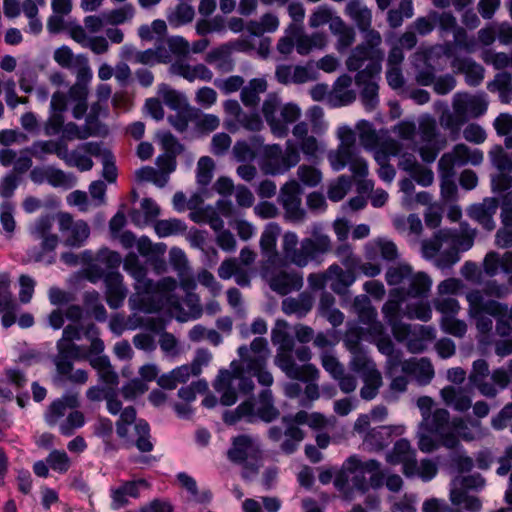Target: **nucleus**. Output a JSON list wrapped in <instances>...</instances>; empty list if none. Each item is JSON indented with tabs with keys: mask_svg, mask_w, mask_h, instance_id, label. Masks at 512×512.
<instances>
[{
	"mask_svg": "<svg viewBox=\"0 0 512 512\" xmlns=\"http://www.w3.org/2000/svg\"><path fill=\"white\" fill-rule=\"evenodd\" d=\"M330 30L338 36V48L346 49L350 47L355 40V31L348 26L339 16H335L330 23Z\"/></svg>",
	"mask_w": 512,
	"mask_h": 512,
	"instance_id": "nucleus-43",
	"label": "nucleus"
},
{
	"mask_svg": "<svg viewBox=\"0 0 512 512\" xmlns=\"http://www.w3.org/2000/svg\"><path fill=\"white\" fill-rule=\"evenodd\" d=\"M440 394L444 403L458 412H466L472 406L471 395L466 389L446 386Z\"/></svg>",
	"mask_w": 512,
	"mask_h": 512,
	"instance_id": "nucleus-27",
	"label": "nucleus"
},
{
	"mask_svg": "<svg viewBox=\"0 0 512 512\" xmlns=\"http://www.w3.org/2000/svg\"><path fill=\"white\" fill-rule=\"evenodd\" d=\"M464 422L461 418L450 421V414L446 409L438 408L422 421L424 429L441 441V445L448 449H455L459 439L454 429L461 428Z\"/></svg>",
	"mask_w": 512,
	"mask_h": 512,
	"instance_id": "nucleus-9",
	"label": "nucleus"
},
{
	"mask_svg": "<svg viewBox=\"0 0 512 512\" xmlns=\"http://www.w3.org/2000/svg\"><path fill=\"white\" fill-rule=\"evenodd\" d=\"M453 232L450 229H441L437 231L431 239L422 243L423 253L426 257L432 258L437 255L444 242L450 241Z\"/></svg>",
	"mask_w": 512,
	"mask_h": 512,
	"instance_id": "nucleus-47",
	"label": "nucleus"
},
{
	"mask_svg": "<svg viewBox=\"0 0 512 512\" xmlns=\"http://www.w3.org/2000/svg\"><path fill=\"white\" fill-rule=\"evenodd\" d=\"M341 143L334 152L328 155L331 167L335 171H340L349 166L353 178H364L368 174V165L366 160L359 155L356 147V137L353 130L344 127L339 131Z\"/></svg>",
	"mask_w": 512,
	"mask_h": 512,
	"instance_id": "nucleus-3",
	"label": "nucleus"
},
{
	"mask_svg": "<svg viewBox=\"0 0 512 512\" xmlns=\"http://www.w3.org/2000/svg\"><path fill=\"white\" fill-rule=\"evenodd\" d=\"M263 116L271 132L278 138H284L289 133V126L301 116L300 108L294 103L281 105L276 93H269L262 104Z\"/></svg>",
	"mask_w": 512,
	"mask_h": 512,
	"instance_id": "nucleus-5",
	"label": "nucleus"
},
{
	"mask_svg": "<svg viewBox=\"0 0 512 512\" xmlns=\"http://www.w3.org/2000/svg\"><path fill=\"white\" fill-rule=\"evenodd\" d=\"M265 367L266 362L263 356L252 357L247 360V373L256 377L260 385L268 388L273 384L274 379Z\"/></svg>",
	"mask_w": 512,
	"mask_h": 512,
	"instance_id": "nucleus-42",
	"label": "nucleus"
},
{
	"mask_svg": "<svg viewBox=\"0 0 512 512\" xmlns=\"http://www.w3.org/2000/svg\"><path fill=\"white\" fill-rule=\"evenodd\" d=\"M300 161L297 145L288 140L285 150L279 144L266 145L262 151L261 169L267 175L284 174Z\"/></svg>",
	"mask_w": 512,
	"mask_h": 512,
	"instance_id": "nucleus-6",
	"label": "nucleus"
},
{
	"mask_svg": "<svg viewBox=\"0 0 512 512\" xmlns=\"http://www.w3.org/2000/svg\"><path fill=\"white\" fill-rule=\"evenodd\" d=\"M350 368L360 375L367 373L370 369H377L375 363L368 357L364 349L351 353Z\"/></svg>",
	"mask_w": 512,
	"mask_h": 512,
	"instance_id": "nucleus-60",
	"label": "nucleus"
},
{
	"mask_svg": "<svg viewBox=\"0 0 512 512\" xmlns=\"http://www.w3.org/2000/svg\"><path fill=\"white\" fill-rule=\"evenodd\" d=\"M352 183V177L347 175H341L338 177L336 183L330 185L327 196L333 202L342 200L350 188Z\"/></svg>",
	"mask_w": 512,
	"mask_h": 512,
	"instance_id": "nucleus-61",
	"label": "nucleus"
},
{
	"mask_svg": "<svg viewBox=\"0 0 512 512\" xmlns=\"http://www.w3.org/2000/svg\"><path fill=\"white\" fill-rule=\"evenodd\" d=\"M199 110L191 107H186L179 110L175 115L168 117L169 123L180 133L187 130L189 122H194L198 118Z\"/></svg>",
	"mask_w": 512,
	"mask_h": 512,
	"instance_id": "nucleus-53",
	"label": "nucleus"
},
{
	"mask_svg": "<svg viewBox=\"0 0 512 512\" xmlns=\"http://www.w3.org/2000/svg\"><path fill=\"white\" fill-rule=\"evenodd\" d=\"M363 386L360 389V396L363 400L374 399L383 384L382 375L378 369H370L361 375Z\"/></svg>",
	"mask_w": 512,
	"mask_h": 512,
	"instance_id": "nucleus-38",
	"label": "nucleus"
},
{
	"mask_svg": "<svg viewBox=\"0 0 512 512\" xmlns=\"http://www.w3.org/2000/svg\"><path fill=\"white\" fill-rule=\"evenodd\" d=\"M382 54L377 49H372L365 44L358 45L348 57L346 65L349 71H361L360 68L368 61V64L373 61H378L381 65Z\"/></svg>",
	"mask_w": 512,
	"mask_h": 512,
	"instance_id": "nucleus-29",
	"label": "nucleus"
},
{
	"mask_svg": "<svg viewBox=\"0 0 512 512\" xmlns=\"http://www.w3.org/2000/svg\"><path fill=\"white\" fill-rule=\"evenodd\" d=\"M452 107L455 113L468 118H479L488 108V102L483 95H470L466 92H458L453 97Z\"/></svg>",
	"mask_w": 512,
	"mask_h": 512,
	"instance_id": "nucleus-15",
	"label": "nucleus"
},
{
	"mask_svg": "<svg viewBox=\"0 0 512 512\" xmlns=\"http://www.w3.org/2000/svg\"><path fill=\"white\" fill-rule=\"evenodd\" d=\"M134 12V7L131 4H125L120 8L103 13V18L111 25H120L131 20Z\"/></svg>",
	"mask_w": 512,
	"mask_h": 512,
	"instance_id": "nucleus-59",
	"label": "nucleus"
},
{
	"mask_svg": "<svg viewBox=\"0 0 512 512\" xmlns=\"http://www.w3.org/2000/svg\"><path fill=\"white\" fill-rule=\"evenodd\" d=\"M214 161L209 156H202L197 163V182L207 186L213 177Z\"/></svg>",
	"mask_w": 512,
	"mask_h": 512,
	"instance_id": "nucleus-62",
	"label": "nucleus"
},
{
	"mask_svg": "<svg viewBox=\"0 0 512 512\" xmlns=\"http://www.w3.org/2000/svg\"><path fill=\"white\" fill-rule=\"evenodd\" d=\"M268 353L267 340L262 337H256L251 342L250 347L243 345L238 348V354L245 364H247L249 358L260 356H263L265 362H267Z\"/></svg>",
	"mask_w": 512,
	"mask_h": 512,
	"instance_id": "nucleus-46",
	"label": "nucleus"
},
{
	"mask_svg": "<svg viewBox=\"0 0 512 512\" xmlns=\"http://www.w3.org/2000/svg\"><path fill=\"white\" fill-rule=\"evenodd\" d=\"M280 234V228L275 223L268 224L260 237V248L264 257H266L267 264L274 265L279 259L276 249L277 238Z\"/></svg>",
	"mask_w": 512,
	"mask_h": 512,
	"instance_id": "nucleus-26",
	"label": "nucleus"
},
{
	"mask_svg": "<svg viewBox=\"0 0 512 512\" xmlns=\"http://www.w3.org/2000/svg\"><path fill=\"white\" fill-rule=\"evenodd\" d=\"M105 297L108 306L118 309L123 305L127 296V289L123 283V276L118 271H110L104 277Z\"/></svg>",
	"mask_w": 512,
	"mask_h": 512,
	"instance_id": "nucleus-20",
	"label": "nucleus"
},
{
	"mask_svg": "<svg viewBox=\"0 0 512 512\" xmlns=\"http://www.w3.org/2000/svg\"><path fill=\"white\" fill-rule=\"evenodd\" d=\"M412 274V268L407 264L389 267L385 279L388 285H398Z\"/></svg>",
	"mask_w": 512,
	"mask_h": 512,
	"instance_id": "nucleus-64",
	"label": "nucleus"
},
{
	"mask_svg": "<svg viewBox=\"0 0 512 512\" xmlns=\"http://www.w3.org/2000/svg\"><path fill=\"white\" fill-rule=\"evenodd\" d=\"M419 137L422 143L418 149L421 159L426 163L434 162L447 145V138L439 132L434 118L427 116L420 120Z\"/></svg>",
	"mask_w": 512,
	"mask_h": 512,
	"instance_id": "nucleus-10",
	"label": "nucleus"
},
{
	"mask_svg": "<svg viewBox=\"0 0 512 512\" xmlns=\"http://www.w3.org/2000/svg\"><path fill=\"white\" fill-rule=\"evenodd\" d=\"M498 208L495 198L484 200L483 203L473 205L469 209V216L477 221L485 230L492 231L495 228L493 216Z\"/></svg>",
	"mask_w": 512,
	"mask_h": 512,
	"instance_id": "nucleus-24",
	"label": "nucleus"
},
{
	"mask_svg": "<svg viewBox=\"0 0 512 512\" xmlns=\"http://www.w3.org/2000/svg\"><path fill=\"white\" fill-rule=\"evenodd\" d=\"M381 65L378 61H373L366 65L364 69L358 71L355 76V83L361 87L360 97L364 107L372 111L379 103V86L376 79L379 78Z\"/></svg>",
	"mask_w": 512,
	"mask_h": 512,
	"instance_id": "nucleus-11",
	"label": "nucleus"
},
{
	"mask_svg": "<svg viewBox=\"0 0 512 512\" xmlns=\"http://www.w3.org/2000/svg\"><path fill=\"white\" fill-rule=\"evenodd\" d=\"M416 456L415 450L412 449L410 442L404 438L395 442L392 451L387 455V462L396 465Z\"/></svg>",
	"mask_w": 512,
	"mask_h": 512,
	"instance_id": "nucleus-52",
	"label": "nucleus"
},
{
	"mask_svg": "<svg viewBox=\"0 0 512 512\" xmlns=\"http://www.w3.org/2000/svg\"><path fill=\"white\" fill-rule=\"evenodd\" d=\"M90 365L94 368L101 382L114 389L119 383L118 374L114 371L107 356H97L90 359Z\"/></svg>",
	"mask_w": 512,
	"mask_h": 512,
	"instance_id": "nucleus-34",
	"label": "nucleus"
},
{
	"mask_svg": "<svg viewBox=\"0 0 512 512\" xmlns=\"http://www.w3.org/2000/svg\"><path fill=\"white\" fill-rule=\"evenodd\" d=\"M441 329L455 337H463L467 331L466 323L456 319L454 316H442Z\"/></svg>",
	"mask_w": 512,
	"mask_h": 512,
	"instance_id": "nucleus-63",
	"label": "nucleus"
},
{
	"mask_svg": "<svg viewBox=\"0 0 512 512\" xmlns=\"http://www.w3.org/2000/svg\"><path fill=\"white\" fill-rule=\"evenodd\" d=\"M154 229L160 238H165L168 236L184 233L187 229V226L182 220L172 218L156 221Z\"/></svg>",
	"mask_w": 512,
	"mask_h": 512,
	"instance_id": "nucleus-51",
	"label": "nucleus"
},
{
	"mask_svg": "<svg viewBox=\"0 0 512 512\" xmlns=\"http://www.w3.org/2000/svg\"><path fill=\"white\" fill-rule=\"evenodd\" d=\"M352 84V78L347 75H341L334 83L332 94L339 101V105H349L356 99V94L349 89Z\"/></svg>",
	"mask_w": 512,
	"mask_h": 512,
	"instance_id": "nucleus-44",
	"label": "nucleus"
},
{
	"mask_svg": "<svg viewBox=\"0 0 512 512\" xmlns=\"http://www.w3.org/2000/svg\"><path fill=\"white\" fill-rule=\"evenodd\" d=\"M490 92H498L502 103L508 104L512 99V76L507 72L497 73L493 81L487 84Z\"/></svg>",
	"mask_w": 512,
	"mask_h": 512,
	"instance_id": "nucleus-39",
	"label": "nucleus"
},
{
	"mask_svg": "<svg viewBox=\"0 0 512 512\" xmlns=\"http://www.w3.org/2000/svg\"><path fill=\"white\" fill-rule=\"evenodd\" d=\"M209 357L206 353H198L193 362L188 365H182L172 370V373L178 384L188 381L191 375L197 376L201 373V365L207 364Z\"/></svg>",
	"mask_w": 512,
	"mask_h": 512,
	"instance_id": "nucleus-41",
	"label": "nucleus"
},
{
	"mask_svg": "<svg viewBox=\"0 0 512 512\" xmlns=\"http://www.w3.org/2000/svg\"><path fill=\"white\" fill-rule=\"evenodd\" d=\"M124 270L136 281L135 289L139 292L150 293L154 290V283L147 278V270L140 263L135 253H129L123 261Z\"/></svg>",
	"mask_w": 512,
	"mask_h": 512,
	"instance_id": "nucleus-21",
	"label": "nucleus"
},
{
	"mask_svg": "<svg viewBox=\"0 0 512 512\" xmlns=\"http://www.w3.org/2000/svg\"><path fill=\"white\" fill-rule=\"evenodd\" d=\"M264 277L270 289L281 296L299 291L303 287V276L297 271L281 270L268 264L264 268Z\"/></svg>",
	"mask_w": 512,
	"mask_h": 512,
	"instance_id": "nucleus-12",
	"label": "nucleus"
},
{
	"mask_svg": "<svg viewBox=\"0 0 512 512\" xmlns=\"http://www.w3.org/2000/svg\"><path fill=\"white\" fill-rule=\"evenodd\" d=\"M141 208L143 212L134 209L129 214L131 221L137 226L147 225L160 214L159 206L151 198H144L141 201Z\"/></svg>",
	"mask_w": 512,
	"mask_h": 512,
	"instance_id": "nucleus-37",
	"label": "nucleus"
},
{
	"mask_svg": "<svg viewBox=\"0 0 512 512\" xmlns=\"http://www.w3.org/2000/svg\"><path fill=\"white\" fill-rule=\"evenodd\" d=\"M466 299L469 304V311L472 318L476 320V328L481 334H489L493 327V321L490 317H506L508 307L506 304L495 300H485L480 290H472L467 293Z\"/></svg>",
	"mask_w": 512,
	"mask_h": 512,
	"instance_id": "nucleus-8",
	"label": "nucleus"
},
{
	"mask_svg": "<svg viewBox=\"0 0 512 512\" xmlns=\"http://www.w3.org/2000/svg\"><path fill=\"white\" fill-rule=\"evenodd\" d=\"M453 158L457 161V166L466 165L469 161L473 165H478L483 160V154L480 150L471 151L465 144H457L454 146L452 152Z\"/></svg>",
	"mask_w": 512,
	"mask_h": 512,
	"instance_id": "nucleus-49",
	"label": "nucleus"
},
{
	"mask_svg": "<svg viewBox=\"0 0 512 512\" xmlns=\"http://www.w3.org/2000/svg\"><path fill=\"white\" fill-rule=\"evenodd\" d=\"M222 419L227 425H235L241 420L250 424L256 423L258 418L255 402L252 399L243 401L235 409L224 411Z\"/></svg>",
	"mask_w": 512,
	"mask_h": 512,
	"instance_id": "nucleus-28",
	"label": "nucleus"
},
{
	"mask_svg": "<svg viewBox=\"0 0 512 512\" xmlns=\"http://www.w3.org/2000/svg\"><path fill=\"white\" fill-rule=\"evenodd\" d=\"M227 458L242 467L241 477L250 481L258 475L263 462V452L258 440L250 435L241 434L232 438Z\"/></svg>",
	"mask_w": 512,
	"mask_h": 512,
	"instance_id": "nucleus-2",
	"label": "nucleus"
},
{
	"mask_svg": "<svg viewBox=\"0 0 512 512\" xmlns=\"http://www.w3.org/2000/svg\"><path fill=\"white\" fill-rule=\"evenodd\" d=\"M328 274L331 290L341 296L346 295L349 287L356 281L352 268L343 270L336 263L328 267Z\"/></svg>",
	"mask_w": 512,
	"mask_h": 512,
	"instance_id": "nucleus-23",
	"label": "nucleus"
},
{
	"mask_svg": "<svg viewBox=\"0 0 512 512\" xmlns=\"http://www.w3.org/2000/svg\"><path fill=\"white\" fill-rule=\"evenodd\" d=\"M298 237L294 232H286L282 240V252L285 260L299 268L317 260L331 250L329 236L314 232L313 237L304 238L298 247Z\"/></svg>",
	"mask_w": 512,
	"mask_h": 512,
	"instance_id": "nucleus-1",
	"label": "nucleus"
},
{
	"mask_svg": "<svg viewBox=\"0 0 512 512\" xmlns=\"http://www.w3.org/2000/svg\"><path fill=\"white\" fill-rule=\"evenodd\" d=\"M272 341L279 345L275 364L293 380L308 382L318 379L319 370L313 364H303L301 366L295 363L293 358L294 340L287 333H277L273 331Z\"/></svg>",
	"mask_w": 512,
	"mask_h": 512,
	"instance_id": "nucleus-4",
	"label": "nucleus"
},
{
	"mask_svg": "<svg viewBox=\"0 0 512 512\" xmlns=\"http://www.w3.org/2000/svg\"><path fill=\"white\" fill-rule=\"evenodd\" d=\"M345 13L355 22L360 31H367L371 27L372 13L360 0L349 1Z\"/></svg>",
	"mask_w": 512,
	"mask_h": 512,
	"instance_id": "nucleus-33",
	"label": "nucleus"
},
{
	"mask_svg": "<svg viewBox=\"0 0 512 512\" xmlns=\"http://www.w3.org/2000/svg\"><path fill=\"white\" fill-rule=\"evenodd\" d=\"M377 253L386 261H394L398 258V249L395 243L386 239L375 240L369 245L367 249L368 256L372 257V254Z\"/></svg>",
	"mask_w": 512,
	"mask_h": 512,
	"instance_id": "nucleus-48",
	"label": "nucleus"
},
{
	"mask_svg": "<svg viewBox=\"0 0 512 512\" xmlns=\"http://www.w3.org/2000/svg\"><path fill=\"white\" fill-rule=\"evenodd\" d=\"M136 440L134 445L142 453L151 452L154 449V443L151 440L150 425L144 419H138L134 425Z\"/></svg>",
	"mask_w": 512,
	"mask_h": 512,
	"instance_id": "nucleus-45",
	"label": "nucleus"
},
{
	"mask_svg": "<svg viewBox=\"0 0 512 512\" xmlns=\"http://www.w3.org/2000/svg\"><path fill=\"white\" fill-rule=\"evenodd\" d=\"M402 371L406 374L414 375L417 381L422 385L430 383L434 377L433 366L431 362L425 358L419 361L408 360L403 362Z\"/></svg>",
	"mask_w": 512,
	"mask_h": 512,
	"instance_id": "nucleus-32",
	"label": "nucleus"
},
{
	"mask_svg": "<svg viewBox=\"0 0 512 512\" xmlns=\"http://www.w3.org/2000/svg\"><path fill=\"white\" fill-rule=\"evenodd\" d=\"M58 228L61 233H68L64 240L65 246L79 248L84 245L90 236V227L84 220L74 221L68 212H59L56 215Z\"/></svg>",
	"mask_w": 512,
	"mask_h": 512,
	"instance_id": "nucleus-14",
	"label": "nucleus"
},
{
	"mask_svg": "<svg viewBox=\"0 0 512 512\" xmlns=\"http://www.w3.org/2000/svg\"><path fill=\"white\" fill-rule=\"evenodd\" d=\"M302 188L296 180L286 182L280 189L278 202L285 211V218L291 222H301L305 211L301 208Z\"/></svg>",
	"mask_w": 512,
	"mask_h": 512,
	"instance_id": "nucleus-13",
	"label": "nucleus"
},
{
	"mask_svg": "<svg viewBox=\"0 0 512 512\" xmlns=\"http://www.w3.org/2000/svg\"><path fill=\"white\" fill-rule=\"evenodd\" d=\"M266 90L267 81L264 78L251 79L241 90V101L246 107H256L260 101V94Z\"/></svg>",
	"mask_w": 512,
	"mask_h": 512,
	"instance_id": "nucleus-36",
	"label": "nucleus"
},
{
	"mask_svg": "<svg viewBox=\"0 0 512 512\" xmlns=\"http://www.w3.org/2000/svg\"><path fill=\"white\" fill-rule=\"evenodd\" d=\"M150 484L146 479L123 481L120 486L111 488L110 497L112 499L111 507L118 510L129 503L128 497L139 498L140 487L149 488Z\"/></svg>",
	"mask_w": 512,
	"mask_h": 512,
	"instance_id": "nucleus-18",
	"label": "nucleus"
},
{
	"mask_svg": "<svg viewBox=\"0 0 512 512\" xmlns=\"http://www.w3.org/2000/svg\"><path fill=\"white\" fill-rule=\"evenodd\" d=\"M71 410L66 419L59 424V431L63 436H72L76 429L85 424L84 414L77 409Z\"/></svg>",
	"mask_w": 512,
	"mask_h": 512,
	"instance_id": "nucleus-57",
	"label": "nucleus"
},
{
	"mask_svg": "<svg viewBox=\"0 0 512 512\" xmlns=\"http://www.w3.org/2000/svg\"><path fill=\"white\" fill-rule=\"evenodd\" d=\"M279 26L277 16L271 13L264 14L260 21H251L248 24V31L256 36H260L266 32H274Z\"/></svg>",
	"mask_w": 512,
	"mask_h": 512,
	"instance_id": "nucleus-55",
	"label": "nucleus"
},
{
	"mask_svg": "<svg viewBox=\"0 0 512 512\" xmlns=\"http://www.w3.org/2000/svg\"><path fill=\"white\" fill-rule=\"evenodd\" d=\"M409 285L404 290V297L423 298L426 297L430 291L432 281L430 277L424 272H418L411 275L409 278Z\"/></svg>",
	"mask_w": 512,
	"mask_h": 512,
	"instance_id": "nucleus-40",
	"label": "nucleus"
},
{
	"mask_svg": "<svg viewBox=\"0 0 512 512\" xmlns=\"http://www.w3.org/2000/svg\"><path fill=\"white\" fill-rule=\"evenodd\" d=\"M80 401L77 393H66L61 398L53 400L47 407L44 419L49 426H55L59 423L68 409H77Z\"/></svg>",
	"mask_w": 512,
	"mask_h": 512,
	"instance_id": "nucleus-19",
	"label": "nucleus"
},
{
	"mask_svg": "<svg viewBox=\"0 0 512 512\" xmlns=\"http://www.w3.org/2000/svg\"><path fill=\"white\" fill-rule=\"evenodd\" d=\"M46 460L50 469L59 474H66L72 466V461L64 450H52Z\"/></svg>",
	"mask_w": 512,
	"mask_h": 512,
	"instance_id": "nucleus-54",
	"label": "nucleus"
},
{
	"mask_svg": "<svg viewBox=\"0 0 512 512\" xmlns=\"http://www.w3.org/2000/svg\"><path fill=\"white\" fill-rule=\"evenodd\" d=\"M389 296L382 307V313L387 324L401 320V304L405 300L404 289H392Z\"/></svg>",
	"mask_w": 512,
	"mask_h": 512,
	"instance_id": "nucleus-35",
	"label": "nucleus"
},
{
	"mask_svg": "<svg viewBox=\"0 0 512 512\" xmlns=\"http://www.w3.org/2000/svg\"><path fill=\"white\" fill-rule=\"evenodd\" d=\"M255 409L258 420L266 423L273 422L280 415L279 410L274 405V398L269 388H265L259 393Z\"/></svg>",
	"mask_w": 512,
	"mask_h": 512,
	"instance_id": "nucleus-30",
	"label": "nucleus"
},
{
	"mask_svg": "<svg viewBox=\"0 0 512 512\" xmlns=\"http://www.w3.org/2000/svg\"><path fill=\"white\" fill-rule=\"evenodd\" d=\"M195 15L194 8L186 3H180L175 10L168 16L170 25L179 27L190 23Z\"/></svg>",
	"mask_w": 512,
	"mask_h": 512,
	"instance_id": "nucleus-58",
	"label": "nucleus"
},
{
	"mask_svg": "<svg viewBox=\"0 0 512 512\" xmlns=\"http://www.w3.org/2000/svg\"><path fill=\"white\" fill-rule=\"evenodd\" d=\"M489 375V365L484 359H477L473 362L472 370L469 374V383L476 387L479 392L489 398L496 397L498 391L492 383L486 381Z\"/></svg>",
	"mask_w": 512,
	"mask_h": 512,
	"instance_id": "nucleus-22",
	"label": "nucleus"
},
{
	"mask_svg": "<svg viewBox=\"0 0 512 512\" xmlns=\"http://www.w3.org/2000/svg\"><path fill=\"white\" fill-rule=\"evenodd\" d=\"M230 373H233V382L238 380V389L242 394L246 395L253 391L254 382L252 375L247 373V364L244 367L241 363L233 361Z\"/></svg>",
	"mask_w": 512,
	"mask_h": 512,
	"instance_id": "nucleus-50",
	"label": "nucleus"
},
{
	"mask_svg": "<svg viewBox=\"0 0 512 512\" xmlns=\"http://www.w3.org/2000/svg\"><path fill=\"white\" fill-rule=\"evenodd\" d=\"M348 472H363L370 474L368 481L369 488L379 489L384 484L385 474L380 469L381 464L375 459L361 461L355 456H351L346 461Z\"/></svg>",
	"mask_w": 512,
	"mask_h": 512,
	"instance_id": "nucleus-16",
	"label": "nucleus"
},
{
	"mask_svg": "<svg viewBox=\"0 0 512 512\" xmlns=\"http://www.w3.org/2000/svg\"><path fill=\"white\" fill-rule=\"evenodd\" d=\"M57 355L54 358L57 375L62 382L83 385L88 380L86 370L77 369L73 372V361L84 358L81 347L64 340L57 341Z\"/></svg>",
	"mask_w": 512,
	"mask_h": 512,
	"instance_id": "nucleus-7",
	"label": "nucleus"
},
{
	"mask_svg": "<svg viewBox=\"0 0 512 512\" xmlns=\"http://www.w3.org/2000/svg\"><path fill=\"white\" fill-rule=\"evenodd\" d=\"M214 389L221 394L220 402L224 406H231L237 401V393L233 387V373L229 370L220 371L214 382Z\"/></svg>",
	"mask_w": 512,
	"mask_h": 512,
	"instance_id": "nucleus-31",
	"label": "nucleus"
},
{
	"mask_svg": "<svg viewBox=\"0 0 512 512\" xmlns=\"http://www.w3.org/2000/svg\"><path fill=\"white\" fill-rule=\"evenodd\" d=\"M460 227L461 233L452 230L453 236L450 238V241L454 243V247H456L459 251H467L474 244L476 232L474 229H469L468 224L464 222L460 224Z\"/></svg>",
	"mask_w": 512,
	"mask_h": 512,
	"instance_id": "nucleus-56",
	"label": "nucleus"
},
{
	"mask_svg": "<svg viewBox=\"0 0 512 512\" xmlns=\"http://www.w3.org/2000/svg\"><path fill=\"white\" fill-rule=\"evenodd\" d=\"M314 297L307 291L301 292L297 297H288L282 301V311L286 315H295L301 319L313 308Z\"/></svg>",
	"mask_w": 512,
	"mask_h": 512,
	"instance_id": "nucleus-25",
	"label": "nucleus"
},
{
	"mask_svg": "<svg viewBox=\"0 0 512 512\" xmlns=\"http://www.w3.org/2000/svg\"><path fill=\"white\" fill-rule=\"evenodd\" d=\"M450 66L455 73L464 75L465 82L470 87L479 86L484 79V67L470 57H454Z\"/></svg>",
	"mask_w": 512,
	"mask_h": 512,
	"instance_id": "nucleus-17",
	"label": "nucleus"
}]
</instances>
